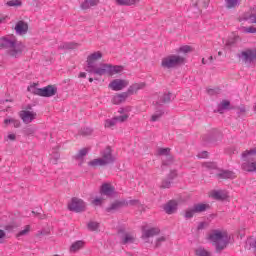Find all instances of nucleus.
<instances>
[{"label": "nucleus", "mask_w": 256, "mask_h": 256, "mask_svg": "<svg viewBox=\"0 0 256 256\" xmlns=\"http://www.w3.org/2000/svg\"><path fill=\"white\" fill-rule=\"evenodd\" d=\"M244 33H256V27L254 26L244 27Z\"/></svg>", "instance_id": "46"}, {"label": "nucleus", "mask_w": 256, "mask_h": 256, "mask_svg": "<svg viewBox=\"0 0 256 256\" xmlns=\"http://www.w3.org/2000/svg\"><path fill=\"white\" fill-rule=\"evenodd\" d=\"M196 256H211V253L207 250H205V248H198L195 251Z\"/></svg>", "instance_id": "34"}, {"label": "nucleus", "mask_w": 256, "mask_h": 256, "mask_svg": "<svg viewBox=\"0 0 256 256\" xmlns=\"http://www.w3.org/2000/svg\"><path fill=\"white\" fill-rule=\"evenodd\" d=\"M100 193L101 195H106V197H111V195L115 193V188H113L109 183H104L100 188Z\"/></svg>", "instance_id": "18"}, {"label": "nucleus", "mask_w": 256, "mask_h": 256, "mask_svg": "<svg viewBox=\"0 0 256 256\" xmlns=\"http://www.w3.org/2000/svg\"><path fill=\"white\" fill-rule=\"evenodd\" d=\"M127 86H129V81L123 79H114L109 83V87L112 91H121Z\"/></svg>", "instance_id": "10"}, {"label": "nucleus", "mask_w": 256, "mask_h": 256, "mask_svg": "<svg viewBox=\"0 0 256 256\" xmlns=\"http://www.w3.org/2000/svg\"><path fill=\"white\" fill-rule=\"evenodd\" d=\"M128 98H129V93L122 92L120 94L115 95L112 98V103L113 105H121V103H125V101H127Z\"/></svg>", "instance_id": "16"}, {"label": "nucleus", "mask_w": 256, "mask_h": 256, "mask_svg": "<svg viewBox=\"0 0 256 256\" xmlns=\"http://www.w3.org/2000/svg\"><path fill=\"white\" fill-rule=\"evenodd\" d=\"M195 213H197V212H195V208L192 207V209L186 211L185 218L192 219V217L195 215Z\"/></svg>", "instance_id": "43"}, {"label": "nucleus", "mask_w": 256, "mask_h": 256, "mask_svg": "<svg viewBox=\"0 0 256 256\" xmlns=\"http://www.w3.org/2000/svg\"><path fill=\"white\" fill-rule=\"evenodd\" d=\"M0 48L4 49L8 57L19 59V57H23L26 46L13 37L4 36L0 38Z\"/></svg>", "instance_id": "2"}, {"label": "nucleus", "mask_w": 256, "mask_h": 256, "mask_svg": "<svg viewBox=\"0 0 256 256\" xmlns=\"http://www.w3.org/2000/svg\"><path fill=\"white\" fill-rule=\"evenodd\" d=\"M6 19H7V15H5V14H0V24H1V23H5Z\"/></svg>", "instance_id": "56"}, {"label": "nucleus", "mask_w": 256, "mask_h": 256, "mask_svg": "<svg viewBox=\"0 0 256 256\" xmlns=\"http://www.w3.org/2000/svg\"><path fill=\"white\" fill-rule=\"evenodd\" d=\"M13 123V118H11V119H5L4 120V124L5 125H9V124H12Z\"/></svg>", "instance_id": "59"}, {"label": "nucleus", "mask_w": 256, "mask_h": 256, "mask_svg": "<svg viewBox=\"0 0 256 256\" xmlns=\"http://www.w3.org/2000/svg\"><path fill=\"white\" fill-rule=\"evenodd\" d=\"M68 209L69 211H74L75 213H83V211H85V202L82 199L74 197L68 204Z\"/></svg>", "instance_id": "6"}, {"label": "nucleus", "mask_w": 256, "mask_h": 256, "mask_svg": "<svg viewBox=\"0 0 256 256\" xmlns=\"http://www.w3.org/2000/svg\"><path fill=\"white\" fill-rule=\"evenodd\" d=\"M213 199H216L217 201H225L227 199V194H225L223 191H213L212 192Z\"/></svg>", "instance_id": "24"}, {"label": "nucleus", "mask_w": 256, "mask_h": 256, "mask_svg": "<svg viewBox=\"0 0 256 256\" xmlns=\"http://www.w3.org/2000/svg\"><path fill=\"white\" fill-rule=\"evenodd\" d=\"M118 235H120L121 245H131L137 241V238L129 232H126L125 229H119Z\"/></svg>", "instance_id": "7"}, {"label": "nucleus", "mask_w": 256, "mask_h": 256, "mask_svg": "<svg viewBox=\"0 0 256 256\" xmlns=\"http://www.w3.org/2000/svg\"><path fill=\"white\" fill-rule=\"evenodd\" d=\"M163 115H165V112L163 110H158L156 111L152 117H151V121L155 123V121L159 120L160 118L163 117Z\"/></svg>", "instance_id": "31"}, {"label": "nucleus", "mask_w": 256, "mask_h": 256, "mask_svg": "<svg viewBox=\"0 0 256 256\" xmlns=\"http://www.w3.org/2000/svg\"><path fill=\"white\" fill-rule=\"evenodd\" d=\"M82 9H89L91 6L89 5V1L85 0L82 4H81Z\"/></svg>", "instance_id": "53"}, {"label": "nucleus", "mask_w": 256, "mask_h": 256, "mask_svg": "<svg viewBox=\"0 0 256 256\" xmlns=\"http://www.w3.org/2000/svg\"><path fill=\"white\" fill-rule=\"evenodd\" d=\"M192 51H193V49H192L191 46H189V45L181 46V47L178 49V53H191Z\"/></svg>", "instance_id": "35"}, {"label": "nucleus", "mask_w": 256, "mask_h": 256, "mask_svg": "<svg viewBox=\"0 0 256 256\" xmlns=\"http://www.w3.org/2000/svg\"><path fill=\"white\" fill-rule=\"evenodd\" d=\"M103 57V53L101 51L94 52L87 57V69L88 73H93V75H99V77H103V75H109V77H113V75H117V73H121L123 71V66L112 65L101 63L100 67H96L95 61H99Z\"/></svg>", "instance_id": "1"}, {"label": "nucleus", "mask_w": 256, "mask_h": 256, "mask_svg": "<svg viewBox=\"0 0 256 256\" xmlns=\"http://www.w3.org/2000/svg\"><path fill=\"white\" fill-rule=\"evenodd\" d=\"M89 231H97L99 229V223L98 222H89L87 225Z\"/></svg>", "instance_id": "38"}, {"label": "nucleus", "mask_w": 256, "mask_h": 256, "mask_svg": "<svg viewBox=\"0 0 256 256\" xmlns=\"http://www.w3.org/2000/svg\"><path fill=\"white\" fill-rule=\"evenodd\" d=\"M165 241H167V238H165V236L158 238L156 241V247H161V243H163Z\"/></svg>", "instance_id": "49"}, {"label": "nucleus", "mask_w": 256, "mask_h": 256, "mask_svg": "<svg viewBox=\"0 0 256 256\" xmlns=\"http://www.w3.org/2000/svg\"><path fill=\"white\" fill-rule=\"evenodd\" d=\"M115 125H117V118L106 120L105 122V127H115Z\"/></svg>", "instance_id": "41"}, {"label": "nucleus", "mask_w": 256, "mask_h": 256, "mask_svg": "<svg viewBox=\"0 0 256 256\" xmlns=\"http://www.w3.org/2000/svg\"><path fill=\"white\" fill-rule=\"evenodd\" d=\"M239 57H242L245 63H253V61H256V49L242 51Z\"/></svg>", "instance_id": "11"}, {"label": "nucleus", "mask_w": 256, "mask_h": 256, "mask_svg": "<svg viewBox=\"0 0 256 256\" xmlns=\"http://www.w3.org/2000/svg\"><path fill=\"white\" fill-rule=\"evenodd\" d=\"M209 240L216 247V252L221 253L229 244V234L227 231L213 230L209 235Z\"/></svg>", "instance_id": "3"}, {"label": "nucleus", "mask_w": 256, "mask_h": 256, "mask_svg": "<svg viewBox=\"0 0 256 256\" xmlns=\"http://www.w3.org/2000/svg\"><path fill=\"white\" fill-rule=\"evenodd\" d=\"M31 231V226L26 225L24 230H21L18 234L17 237H23L24 235H27Z\"/></svg>", "instance_id": "40"}, {"label": "nucleus", "mask_w": 256, "mask_h": 256, "mask_svg": "<svg viewBox=\"0 0 256 256\" xmlns=\"http://www.w3.org/2000/svg\"><path fill=\"white\" fill-rule=\"evenodd\" d=\"M175 99V95L171 92L164 93L159 101L153 102V105H161L162 103H171Z\"/></svg>", "instance_id": "17"}, {"label": "nucleus", "mask_w": 256, "mask_h": 256, "mask_svg": "<svg viewBox=\"0 0 256 256\" xmlns=\"http://www.w3.org/2000/svg\"><path fill=\"white\" fill-rule=\"evenodd\" d=\"M35 134V128L33 127H27L24 129V135H34Z\"/></svg>", "instance_id": "44"}, {"label": "nucleus", "mask_w": 256, "mask_h": 256, "mask_svg": "<svg viewBox=\"0 0 256 256\" xmlns=\"http://www.w3.org/2000/svg\"><path fill=\"white\" fill-rule=\"evenodd\" d=\"M102 161L104 164L111 165V163H115V157H113V150H111V146H107L102 152Z\"/></svg>", "instance_id": "9"}, {"label": "nucleus", "mask_w": 256, "mask_h": 256, "mask_svg": "<svg viewBox=\"0 0 256 256\" xmlns=\"http://www.w3.org/2000/svg\"><path fill=\"white\" fill-rule=\"evenodd\" d=\"M127 119H129V115L127 114L116 117V121H119L120 123H125Z\"/></svg>", "instance_id": "45"}, {"label": "nucleus", "mask_w": 256, "mask_h": 256, "mask_svg": "<svg viewBox=\"0 0 256 256\" xmlns=\"http://www.w3.org/2000/svg\"><path fill=\"white\" fill-rule=\"evenodd\" d=\"M202 141L205 143V145H209L211 143H217V135H215L214 133L205 134L202 137Z\"/></svg>", "instance_id": "22"}, {"label": "nucleus", "mask_w": 256, "mask_h": 256, "mask_svg": "<svg viewBox=\"0 0 256 256\" xmlns=\"http://www.w3.org/2000/svg\"><path fill=\"white\" fill-rule=\"evenodd\" d=\"M175 177H177V172L175 171H171L169 174H168V180L170 181H173V179H175Z\"/></svg>", "instance_id": "51"}, {"label": "nucleus", "mask_w": 256, "mask_h": 256, "mask_svg": "<svg viewBox=\"0 0 256 256\" xmlns=\"http://www.w3.org/2000/svg\"><path fill=\"white\" fill-rule=\"evenodd\" d=\"M239 111H240V113H245V111H247V110L245 109V107H241V108H239Z\"/></svg>", "instance_id": "62"}, {"label": "nucleus", "mask_w": 256, "mask_h": 256, "mask_svg": "<svg viewBox=\"0 0 256 256\" xmlns=\"http://www.w3.org/2000/svg\"><path fill=\"white\" fill-rule=\"evenodd\" d=\"M79 77L82 78V79H85V77H87V73L81 72V73L79 74Z\"/></svg>", "instance_id": "61"}, {"label": "nucleus", "mask_w": 256, "mask_h": 256, "mask_svg": "<svg viewBox=\"0 0 256 256\" xmlns=\"http://www.w3.org/2000/svg\"><path fill=\"white\" fill-rule=\"evenodd\" d=\"M4 229H5L6 231H13V229H15V225H6V226L4 227Z\"/></svg>", "instance_id": "57"}, {"label": "nucleus", "mask_w": 256, "mask_h": 256, "mask_svg": "<svg viewBox=\"0 0 256 256\" xmlns=\"http://www.w3.org/2000/svg\"><path fill=\"white\" fill-rule=\"evenodd\" d=\"M7 137L10 141H15V139H17V136L15 134H9Z\"/></svg>", "instance_id": "58"}, {"label": "nucleus", "mask_w": 256, "mask_h": 256, "mask_svg": "<svg viewBox=\"0 0 256 256\" xmlns=\"http://www.w3.org/2000/svg\"><path fill=\"white\" fill-rule=\"evenodd\" d=\"M161 65L164 69H175V67L185 65V57L171 54L162 59Z\"/></svg>", "instance_id": "4"}, {"label": "nucleus", "mask_w": 256, "mask_h": 256, "mask_svg": "<svg viewBox=\"0 0 256 256\" xmlns=\"http://www.w3.org/2000/svg\"><path fill=\"white\" fill-rule=\"evenodd\" d=\"M204 167H206L207 169H217V164H215L214 162H208L204 163Z\"/></svg>", "instance_id": "47"}, {"label": "nucleus", "mask_w": 256, "mask_h": 256, "mask_svg": "<svg viewBox=\"0 0 256 256\" xmlns=\"http://www.w3.org/2000/svg\"><path fill=\"white\" fill-rule=\"evenodd\" d=\"M15 31L18 35H25L27 31H29V24L23 20H20L16 23Z\"/></svg>", "instance_id": "14"}, {"label": "nucleus", "mask_w": 256, "mask_h": 256, "mask_svg": "<svg viewBox=\"0 0 256 256\" xmlns=\"http://www.w3.org/2000/svg\"><path fill=\"white\" fill-rule=\"evenodd\" d=\"M19 117L22 119L23 123L29 125V123H33V121H35L37 113L29 110H22L19 112Z\"/></svg>", "instance_id": "8"}, {"label": "nucleus", "mask_w": 256, "mask_h": 256, "mask_svg": "<svg viewBox=\"0 0 256 256\" xmlns=\"http://www.w3.org/2000/svg\"><path fill=\"white\" fill-rule=\"evenodd\" d=\"M5 236H6L5 231L0 229V239H5Z\"/></svg>", "instance_id": "60"}, {"label": "nucleus", "mask_w": 256, "mask_h": 256, "mask_svg": "<svg viewBox=\"0 0 256 256\" xmlns=\"http://www.w3.org/2000/svg\"><path fill=\"white\" fill-rule=\"evenodd\" d=\"M164 211L168 214V215H173V213H175V211H177V202L171 200L169 201L165 206H164Z\"/></svg>", "instance_id": "20"}, {"label": "nucleus", "mask_w": 256, "mask_h": 256, "mask_svg": "<svg viewBox=\"0 0 256 256\" xmlns=\"http://www.w3.org/2000/svg\"><path fill=\"white\" fill-rule=\"evenodd\" d=\"M169 153H171L170 148H160L158 150V155L166 156V159L162 161V167H167L170 163H173V156L169 155Z\"/></svg>", "instance_id": "12"}, {"label": "nucleus", "mask_w": 256, "mask_h": 256, "mask_svg": "<svg viewBox=\"0 0 256 256\" xmlns=\"http://www.w3.org/2000/svg\"><path fill=\"white\" fill-rule=\"evenodd\" d=\"M218 179H235V172L231 170H222L217 174Z\"/></svg>", "instance_id": "21"}, {"label": "nucleus", "mask_w": 256, "mask_h": 256, "mask_svg": "<svg viewBox=\"0 0 256 256\" xmlns=\"http://www.w3.org/2000/svg\"><path fill=\"white\" fill-rule=\"evenodd\" d=\"M93 133V130L91 128H82L80 130V135H83V137H87L88 135H91Z\"/></svg>", "instance_id": "39"}, {"label": "nucleus", "mask_w": 256, "mask_h": 256, "mask_svg": "<svg viewBox=\"0 0 256 256\" xmlns=\"http://www.w3.org/2000/svg\"><path fill=\"white\" fill-rule=\"evenodd\" d=\"M118 5H135V3H139V0H116Z\"/></svg>", "instance_id": "33"}, {"label": "nucleus", "mask_w": 256, "mask_h": 256, "mask_svg": "<svg viewBox=\"0 0 256 256\" xmlns=\"http://www.w3.org/2000/svg\"><path fill=\"white\" fill-rule=\"evenodd\" d=\"M137 207L139 205H141V201L137 200V199H134V200H130V201H127V207Z\"/></svg>", "instance_id": "42"}, {"label": "nucleus", "mask_w": 256, "mask_h": 256, "mask_svg": "<svg viewBox=\"0 0 256 256\" xmlns=\"http://www.w3.org/2000/svg\"><path fill=\"white\" fill-rule=\"evenodd\" d=\"M210 63H213V56H210L209 58Z\"/></svg>", "instance_id": "64"}, {"label": "nucleus", "mask_w": 256, "mask_h": 256, "mask_svg": "<svg viewBox=\"0 0 256 256\" xmlns=\"http://www.w3.org/2000/svg\"><path fill=\"white\" fill-rule=\"evenodd\" d=\"M12 125L16 128L21 127V122L12 118Z\"/></svg>", "instance_id": "54"}, {"label": "nucleus", "mask_w": 256, "mask_h": 256, "mask_svg": "<svg viewBox=\"0 0 256 256\" xmlns=\"http://www.w3.org/2000/svg\"><path fill=\"white\" fill-rule=\"evenodd\" d=\"M207 226V222H200L197 226L198 231H201L203 229H205V227Z\"/></svg>", "instance_id": "52"}, {"label": "nucleus", "mask_w": 256, "mask_h": 256, "mask_svg": "<svg viewBox=\"0 0 256 256\" xmlns=\"http://www.w3.org/2000/svg\"><path fill=\"white\" fill-rule=\"evenodd\" d=\"M171 183H173V181L166 178L162 181L161 188L162 189H170L171 188Z\"/></svg>", "instance_id": "37"}, {"label": "nucleus", "mask_w": 256, "mask_h": 256, "mask_svg": "<svg viewBox=\"0 0 256 256\" xmlns=\"http://www.w3.org/2000/svg\"><path fill=\"white\" fill-rule=\"evenodd\" d=\"M202 65H207V61H205V58H202Z\"/></svg>", "instance_id": "63"}, {"label": "nucleus", "mask_w": 256, "mask_h": 256, "mask_svg": "<svg viewBox=\"0 0 256 256\" xmlns=\"http://www.w3.org/2000/svg\"><path fill=\"white\" fill-rule=\"evenodd\" d=\"M28 91H32L34 95L39 97H55L57 95V86L48 85L43 88H35V86L28 87Z\"/></svg>", "instance_id": "5"}, {"label": "nucleus", "mask_w": 256, "mask_h": 256, "mask_svg": "<svg viewBox=\"0 0 256 256\" xmlns=\"http://www.w3.org/2000/svg\"><path fill=\"white\" fill-rule=\"evenodd\" d=\"M211 206H209V204H203V203H199V204H195L193 206L194 211L196 213H204V211H206L207 209H209Z\"/></svg>", "instance_id": "26"}, {"label": "nucleus", "mask_w": 256, "mask_h": 256, "mask_svg": "<svg viewBox=\"0 0 256 256\" xmlns=\"http://www.w3.org/2000/svg\"><path fill=\"white\" fill-rule=\"evenodd\" d=\"M161 230L159 228H150L142 231V239H149V237H155V235H159Z\"/></svg>", "instance_id": "19"}, {"label": "nucleus", "mask_w": 256, "mask_h": 256, "mask_svg": "<svg viewBox=\"0 0 256 256\" xmlns=\"http://www.w3.org/2000/svg\"><path fill=\"white\" fill-rule=\"evenodd\" d=\"M87 153H89V148H82L79 150V152L74 156V159L76 161H79L83 159V157L87 156Z\"/></svg>", "instance_id": "29"}, {"label": "nucleus", "mask_w": 256, "mask_h": 256, "mask_svg": "<svg viewBox=\"0 0 256 256\" xmlns=\"http://www.w3.org/2000/svg\"><path fill=\"white\" fill-rule=\"evenodd\" d=\"M89 167H105V161L102 158H96L88 162Z\"/></svg>", "instance_id": "27"}, {"label": "nucleus", "mask_w": 256, "mask_h": 256, "mask_svg": "<svg viewBox=\"0 0 256 256\" xmlns=\"http://www.w3.org/2000/svg\"><path fill=\"white\" fill-rule=\"evenodd\" d=\"M99 3V0H88L90 7H95Z\"/></svg>", "instance_id": "55"}, {"label": "nucleus", "mask_w": 256, "mask_h": 256, "mask_svg": "<svg viewBox=\"0 0 256 256\" xmlns=\"http://www.w3.org/2000/svg\"><path fill=\"white\" fill-rule=\"evenodd\" d=\"M83 245H85V243L81 240H78V241L74 242L70 246V252L71 253H77V251H79V249H83Z\"/></svg>", "instance_id": "25"}, {"label": "nucleus", "mask_w": 256, "mask_h": 256, "mask_svg": "<svg viewBox=\"0 0 256 256\" xmlns=\"http://www.w3.org/2000/svg\"><path fill=\"white\" fill-rule=\"evenodd\" d=\"M198 159H207L209 157V152L207 151H202L197 155Z\"/></svg>", "instance_id": "48"}, {"label": "nucleus", "mask_w": 256, "mask_h": 256, "mask_svg": "<svg viewBox=\"0 0 256 256\" xmlns=\"http://www.w3.org/2000/svg\"><path fill=\"white\" fill-rule=\"evenodd\" d=\"M79 44L75 42H64L58 46V49H77Z\"/></svg>", "instance_id": "28"}, {"label": "nucleus", "mask_w": 256, "mask_h": 256, "mask_svg": "<svg viewBox=\"0 0 256 256\" xmlns=\"http://www.w3.org/2000/svg\"><path fill=\"white\" fill-rule=\"evenodd\" d=\"M227 9H235L239 5V0H224Z\"/></svg>", "instance_id": "30"}, {"label": "nucleus", "mask_w": 256, "mask_h": 256, "mask_svg": "<svg viewBox=\"0 0 256 256\" xmlns=\"http://www.w3.org/2000/svg\"><path fill=\"white\" fill-rule=\"evenodd\" d=\"M145 87H147V84L145 82L134 83L131 86H129L126 93H128V97H129L130 95H135V93H137V91H139L141 89H145Z\"/></svg>", "instance_id": "15"}, {"label": "nucleus", "mask_w": 256, "mask_h": 256, "mask_svg": "<svg viewBox=\"0 0 256 256\" xmlns=\"http://www.w3.org/2000/svg\"><path fill=\"white\" fill-rule=\"evenodd\" d=\"M8 7H22L23 2L21 0H10L6 3Z\"/></svg>", "instance_id": "32"}, {"label": "nucleus", "mask_w": 256, "mask_h": 256, "mask_svg": "<svg viewBox=\"0 0 256 256\" xmlns=\"http://www.w3.org/2000/svg\"><path fill=\"white\" fill-rule=\"evenodd\" d=\"M92 203H93V205H96V206L102 205L103 199H102V198H95V199L92 201Z\"/></svg>", "instance_id": "50"}, {"label": "nucleus", "mask_w": 256, "mask_h": 256, "mask_svg": "<svg viewBox=\"0 0 256 256\" xmlns=\"http://www.w3.org/2000/svg\"><path fill=\"white\" fill-rule=\"evenodd\" d=\"M231 102L229 100H222L220 104L218 105V110L217 112L220 114H223V111L227 109H231Z\"/></svg>", "instance_id": "23"}, {"label": "nucleus", "mask_w": 256, "mask_h": 256, "mask_svg": "<svg viewBox=\"0 0 256 256\" xmlns=\"http://www.w3.org/2000/svg\"><path fill=\"white\" fill-rule=\"evenodd\" d=\"M122 207H127V200H116L106 208V212L111 213L113 211H118V209H121Z\"/></svg>", "instance_id": "13"}, {"label": "nucleus", "mask_w": 256, "mask_h": 256, "mask_svg": "<svg viewBox=\"0 0 256 256\" xmlns=\"http://www.w3.org/2000/svg\"><path fill=\"white\" fill-rule=\"evenodd\" d=\"M206 91H207V93L210 96L219 95V93H221V88H219V87H217V88H209Z\"/></svg>", "instance_id": "36"}]
</instances>
